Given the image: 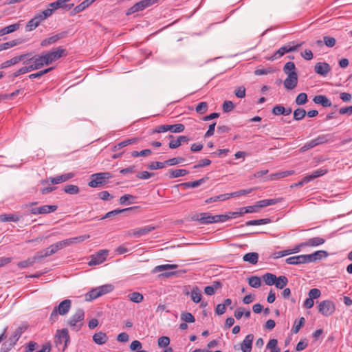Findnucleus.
Listing matches in <instances>:
<instances>
[{"label": "nucleus", "instance_id": "f257e3e1", "mask_svg": "<svg viewBox=\"0 0 352 352\" xmlns=\"http://www.w3.org/2000/svg\"><path fill=\"white\" fill-rule=\"evenodd\" d=\"M333 141V135L331 134H321L318 135L316 138H314L306 142L300 148V151L302 153L316 146L332 142Z\"/></svg>", "mask_w": 352, "mask_h": 352}, {"label": "nucleus", "instance_id": "f03ea898", "mask_svg": "<svg viewBox=\"0 0 352 352\" xmlns=\"http://www.w3.org/2000/svg\"><path fill=\"white\" fill-rule=\"evenodd\" d=\"M72 307V301L69 299H65L60 302L58 306H56L50 316V321L52 323L58 320V315L64 316L67 314Z\"/></svg>", "mask_w": 352, "mask_h": 352}, {"label": "nucleus", "instance_id": "7ed1b4c3", "mask_svg": "<svg viewBox=\"0 0 352 352\" xmlns=\"http://www.w3.org/2000/svg\"><path fill=\"white\" fill-rule=\"evenodd\" d=\"M112 177V175L109 172H102L92 174L90 177L91 180L88 186L91 188H97L107 184V180Z\"/></svg>", "mask_w": 352, "mask_h": 352}, {"label": "nucleus", "instance_id": "20e7f679", "mask_svg": "<svg viewBox=\"0 0 352 352\" xmlns=\"http://www.w3.org/2000/svg\"><path fill=\"white\" fill-rule=\"evenodd\" d=\"M30 56H27L24 60V65H29L32 71L39 69L44 65H47L43 54L34 56H32V54L30 53Z\"/></svg>", "mask_w": 352, "mask_h": 352}, {"label": "nucleus", "instance_id": "39448f33", "mask_svg": "<svg viewBox=\"0 0 352 352\" xmlns=\"http://www.w3.org/2000/svg\"><path fill=\"white\" fill-rule=\"evenodd\" d=\"M85 312L83 309H78L76 312L70 317L67 323L68 324L76 331L80 330L82 323L81 322L84 320Z\"/></svg>", "mask_w": 352, "mask_h": 352}, {"label": "nucleus", "instance_id": "423d86ee", "mask_svg": "<svg viewBox=\"0 0 352 352\" xmlns=\"http://www.w3.org/2000/svg\"><path fill=\"white\" fill-rule=\"evenodd\" d=\"M48 12L43 10L42 12L36 14L32 19H31L25 25V30L30 32L36 29L40 23L48 18Z\"/></svg>", "mask_w": 352, "mask_h": 352}, {"label": "nucleus", "instance_id": "0eeeda50", "mask_svg": "<svg viewBox=\"0 0 352 352\" xmlns=\"http://www.w3.org/2000/svg\"><path fill=\"white\" fill-rule=\"evenodd\" d=\"M69 342V336L68 330L67 329H63L61 330H57L55 336V343L56 346L60 349L62 346V351H65L67 348V343Z\"/></svg>", "mask_w": 352, "mask_h": 352}, {"label": "nucleus", "instance_id": "6e6552de", "mask_svg": "<svg viewBox=\"0 0 352 352\" xmlns=\"http://www.w3.org/2000/svg\"><path fill=\"white\" fill-rule=\"evenodd\" d=\"M65 52V49L63 48L62 47H58L52 51L44 53L43 54L46 60L45 62L47 65H50L53 62L58 60L62 56L66 55Z\"/></svg>", "mask_w": 352, "mask_h": 352}, {"label": "nucleus", "instance_id": "1a4fd4ad", "mask_svg": "<svg viewBox=\"0 0 352 352\" xmlns=\"http://www.w3.org/2000/svg\"><path fill=\"white\" fill-rule=\"evenodd\" d=\"M318 312L324 316H331L335 310L336 306L333 302L329 300L321 301L318 306Z\"/></svg>", "mask_w": 352, "mask_h": 352}, {"label": "nucleus", "instance_id": "9d476101", "mask_svg": "<svg viewBox=\"0 0 352 352\" xmlns=\"http://www.w3.org/2000/svg\"><path fill=\"white\" fill-rule=\"evenodd\" d=\"M158 0H142L129 8L126 12V15L144 10L145 8L155 4Z\"/></svg>", "mask_w": 352, "mask_h": 352}, {"label": "nucleus", "instance_id": "9b49d317", "mask_svg": "<svg viewBox=\"0 0 352 352\" xmlns=\"http://www.w3.org/2000/svg\"><path fill=\"white\" fill-rule=\"evenodd\" d=\"M301 43L297 44L296 45H292L291 43L287 44V45L283 46L279 48L269 59L271 60H274L282 57L284 54L288 52H294L298 47L301 46Z\"/></svg>", "mask_w": 352, "mask_h": 352}, {"label": "nucleus", "instance_id": "f8f14e48", "mask_svg": "<svg viewBox=\"0 0 352 352\" xmlns=\"http://www.w3.org/2000/svg\"><path fill=\"white\" fill-rule=\"evenodd\" d=\"M109 254V250H101L96 254L91 256V259L88 263L89 266L97 265L102 263Z\"/></svg>", "mask_w": 352, "mask_h": 352}, {"label": "nucleus", "instance_id": "ddd939ff", "mask_svg": "<svg viewBox=\"0 0 352 352\" xmlns=\"http://www.w3.org/2000/svg\"><path fill=\"white\" fill-rule=\"evenodd\" d=\"M70 0H57L54 2L50 3L48 5V8L44 10L45 12H48V16L52 15L54 10L59 8H67L70 9L74 4L67 5L66 3L69 1Z\"/></svg>", "mask_w": 352, "mask_h": 352}, {"label": "nucleus", "instance_id": "4468645a", "mask_svg": "<svg viewBox=\"0 0 352 352\" xmlns=\"http://www.w3.org/2000/svg\"><path fill=\"white\" fill-rule=\"evenodd\" d=\"M74 175L72 173L63 174L61 175H58L55 177H49L47 179L42 180L41 182V184L45 185L47 184H58L62 182H65L72 177H74Z\"/></svg>", "mask_w": 352, "mask_h": 352}, {"label": "nucleus", "instance_id": "2eb2a0df", "mask_svg": "<svg viewBox=\"0 0 352 352\" xmlns=\"http://www.w3.org/2000/svg\"><path fill=\"white\" fill-rule=\"evenodd\" d=\"M25 328L23 327H18L14 332L13 335L9 338L8 341L3 344L8 345V349L12 348L19 340Z\"/></svg>", "mask_w": 352, "mask_h": 352}, {"label": "nucleus", "instance_id": "dca6fc26", "mask_svg": "<svg viewBox=\"0 0 352 352\" xmlns=\"http://www.w3.org/2000/svg\"><path fill=\"white\" fill-rule=\"evenodd\" d=\"M298 83V75L296 72H289L287 78L284 80V86L287 89H293Z\"/></svg>", "mask_w": 352, "mask_h": 352}, {"label": "nucleus", "instance_id": "f3484780", "mask_svg": "<svg viewBox=\"0 0 352 352\" xmlns=\"http://www.w3.org/2000/svg\"><path fill=\"white\" fill-rule=\"evenodd\" d=\"M57 210V206L55 205H45L38 208H33L30 209V212L33 214H48L54 212Z\"/></svg>", "mask_w": 352, "mask_h": 352}, {"label": "nucleus", "instance_id": "a211bd4d", "mask_svg": "<svg viewBox=\"0 0 352 352\" xmlns=\"http://www.w3.org/2000/svg\"><path fill=\"white\" fill-rule=\"evenodd\" d=\"M30 54H21L20 56H14L10 60H8L3 62L1 66L0 69H5L12 65H16L21 61H23L24 64V60L27 58V56H30Z\"/></svg>", "mask_w": 352, "mask_h": 352}, {"label": "nucleus", "instance_id": "6ab92c4d", "mask_svg": "<svg viewBox=\"0 0 352 352\" xmlns=\"http://www.w3.org/2000/svg\"><path fill=\"white\" fill-rule=\"evenodd\" d=\"M285 262L289 265L309 263L307 254H301L289 257L285 260Z\"/></svg>", "mask_w": 352, "mask_h": 352}, {"label": "nucleus", "instance_id": "aec40b11", "mask_svg": "<svg viewBox=\"0 0 352 352\" xmlns=\"http://www.w3.org/2000/svg\"><path fill=\"white\" fill-rule=\"evenodd\" d=\"M331 67L330 65L325 62L317 63L314 67V72L320 76H326L327 74L330 72Z\"/></svg>", "mask_w": 352, "mask_h": 352}, {"label": "nucleus", "instance_id": "412c9836", "mask_svg": "<svg viewBox=\"0 0 352 352\" xmlns=\"http://www.w3.org/2000/svg\"><path fill=\"white\" fill-rule=\"evenodd\" d=\"M254 340V335L248 334L241 343V349L243 352H251L252 349V342Z\"/></svg>", "mask_w": 352, "mask_h": 352}, {"label": "nucleus", "instance_id": "4be33fe9", "mask_svg": "<svg viewBox=\"0 0 352 352\" xmlns=\"http://www.w3.org/2000/svg\"><path fill=\"white\" fill-rule=\"evenodd\" d=\"M198 221L201 224H211L214 223V215L209 212H202L197 214L195 219Z\"/></svg>", "mask_w": 352, "mask_h": 352}, {"label": "nucleus", "instance_id": "5701e85b", "mask_svg": "<svg viewBox=\"0 0 352 352\" xmlns=\"http://www.w3.org/2000/svg\"><path fill=\"white\" fill-rule=\"evenodd\" d=\"M65 35H66L65 32H63L58 33L57 34L53 35L43 40L41 43V45L42 47H46V46L50 45L56 43L58 40L64 38L65 36Z\"/></svg>", "mask_w": 352, "mask_h": 352}, {"label": "nucleus", "instance_id": "b1692460", "mask_svg": "<svg viewBox=\"0 0 352 352\" xmlns=\"http://www.w3.org/2000/svg\"><path fill=\"white\" fill-rule=\"evenodd\" d=\"M155 228L154 226H147L141 228L133 230L130 234L134 236L140 237L146 235L150 232L154 230Z\"/></svg>", "mask_w": 352, "mask_h": 352}, {"label": "nucleus", "instance_id": "393cba45", "mask_svg": "<svg viewBox=\"0 0 352 352\" xmlns=\"http://www.w3.org/2000/svg\"><path fill=\"white\" fill-rule=\"evenodd\" d=\"M307 256L309 263L327 257L328 256V252L324 250H318L313 254H307Z\"/></svg>", "mask_w": 352, "mask_h": 352}, {"label": "nucleus", "instance_id": "a878e982", "mask_svg": "<svg viewBox=\"0 0 352 352\" xmlns=\"http://www.w3.org/2000/svg\"><path fill=\"white\" fill-rule=\"evenodd\" d=\"M313 101L314 103L317 104H320L323 107H329L331 106V102L324 95H317L314 96V98H313Z\"/></svg>", "mask_w": 352, "mask_h": 352}, {"label": "nucleus", "instance_id": "bb28decb", "mask_svg": "<svg viewBox=\"0 0 352 352\" xmlns=\"http://www.w3.org/2000/svg\"><path fill=\"white\" fill-rule=\"evenodd\" d=\"M188 140L189 139L187 136L180 135L177 138V140H171L169 142L168 146L171 149H175L182 145L183 142H188Z\"/></svg>", "mask_w": 352, "mask_h": 352}, {"label": "nucleus", "instance_id": "cd10ccee", "mask_svg": "<svg viewBox=\"0 0 352 352\" xmlns=\"http://www.w3.org/2000/svg\"><path fill=\"white\" fill-rule=\"evenodd\" d=\"M20 28V23H14L10 25H8L0 30V36H4L8 34L12 33L16 30H18Z\"/></svg>", "mask_w": 352, "mask_h": 352}, {"label": "nucleus", "instance_id": "c85d7f7f", "mask_svg": "<svg viewBox=\"0 0 352 352\" xmlns=\"http://www.w3.org/2000/svg\"><path fill=\"white\" fill-rule=\"evenodd\" d=\"M93 340L97 344L101 345V344H105L107 342L108 337L104 333L100 331V332L96 333L93 336Z\"/></svg>", "mask_w": 352, "mask_h": 352}, {"label": "nucleus", "instance_id": "c756f323", "mask_svg": "<svg viewBox=\"0 0 352 352\" xmlns=\"http://www.w3.org/2000/svg\"><path fill=\"white\" fill-rule=\"evenodd\" d=\"M258 254L256 252H249L243 256V260L250 264L255 265L258 263Z\"/></svg>", "mask_w": 352, "mask_h": 352}, {"label": "nucleus", "instance_id": "7c9ffc66", "mask_svg": "<svg viewBox=\"0 0 352 352\" xmlns=\"http://www.w3.org/2000/svg\"><path fill=\"white\" fill-rule=\"evenodd\" d=\"M328 170L326 168H319L312 172L311 175L305 176V181H311L316 178L322 176L327 173Z\"/></svg>", "mask_w": 352, "mask_h": 352}, {"label": "nucleus", "instance_id": "2f4dec72", "mask_svg": "<svg viewBox=\"0 0 352 352\" xmlns=\"http://www.w3.org/2000/svg\"><path fill=\"white\" fill-rule=\"evenodd\" d=\"M188 171L186 169H175L170 170L166 175H168L169 178H177L186 175Z\"/></svg>", "mask_w": 352, "mask_h": 352}, {"label": "nucleus", "instance_id": "473e14b6", "mask_svg": "<svg viewBox=\"0 0 352 352\" xmlns=\"http://www.w3.org/2000/svg\"><path fill=\"white\" fill-rule=\"evenodd\" d=\"M325 240L321 237H314L305 241L307 247H315L324 243Z\"/></svg>", "mask_w": 352, "mask_h": 352}, {"label": "nucleus", "instance_id": "72a5a7b5", "mask_svg": "<svg viewBox=\"0 0 352 352\" xmlns=\"http://www.w3.org/2000/svg\"><path fill=\"white\" fill-rule=\"evenodd\" d=\"M21 219V217L16 214H0V221L1 222H8V221H13L17 222Z\"/></svg>", "mask_w": 352, "mask_h": 352}, {"label": "nucleus", "instance_id": "f704fd0d", "mask_svg": "<svg viewBox=\"0 0 352 352\" xmlns=\"http://www.w3.org/2000/svg\"><path fill=\"white\" fill-rule=\"evenodd\" d=\"M21 43H22L21 39L12 40V41H10L8 42L2 43L0 45V52L2 50H6L10 49V48L14 47Z\"/></svg>", "mask_w": 352, "mask_h": 352}, {"label": "nucleus", "instance_id": "c9c22d12", "mask_svg": "<svg viewBox=\"0 0 352 352\" xmlns=\"http://www.w3.org/2000/svg\"><path fill=\"white\" fill-rule=\"evenodd\" d=\"M93 3L91 0H84L81 3L76 6L74 8L73 12L74 14L79 13L84 10H85L87 8H88L90 5Z\"/></svg>", "mask_w": 352, "mask_h": 352}, {"label": "nucleus", "instance_id": "e433bc0d", "mask_svg": "<svg viewBox=\"0 0 352 352\" xmlns=\"http://www.w3.org/2000/svg\"><path fill=\"white\" fill-rule=\"evenodd\" d=\"M127 298L129 300L135 303H140L144 300L143 295L137 292L128 294Z\"/></svg>", "mask_w": 352, "mask_h": 352}, {"label": "nucleus", "instance_id": "4c0bfd02", "mask_svg": "<svg viewBox=\"0 0 352 352\" xmlns=\"http://www.w3.org/2000/svg\"><path fill=\"white\" fill-rule=\"evenodd\" d=\"M134 208H133V207H131V208H124V209H116V210H112V211H110V212H108L107 213H106L105 215L101 218V219L111 218V217H113L118 214L122 213V212L128 211V210H131Z\"/></svg>", "mask_w": 352, "mask_h": 352}, {"label": "nucleus", "instance_id": "58836bf2", "mask_svg": "<svg viewBox=\"0 0 352 352\" xmlns=\"http://www.w3.org/2000/svg\"><path fill=\"white\" fill-rule=\"evenodd\" d=\"M192 300L195 303H199L201 300V294L200 289L197 287H195L190 293Z\"/></svg>", "mask_w": 352, "mask_h": 352}, {"label": "nucleus", "instance_id": "ea45409f", "mask_svg": "<svg viewBox=\"0 0 352 352\" xmlns=\"http://www.w3.org/2000/svg\"><path fill=\"white\" fill-rule=\"evenodd\" d=\"M288 283V279L285 276H280L279 277H276V280H275L274 285L278 289H283L287 284Z\"/></svg>", "mask_w": 352, "mask_h": 352}, {"label": "nucleus", "instance_id": "a19ab883", "mask_svg": "<svg viewBox=\"0 0 352 352\" xmlns=\"http://www.w3.org/2000/svg\"><path fill=\"white\" fill-rule=\"evenodd\" d=\"M136 142H137V140L134 139V138L125 140L118 143V144L115 145L113 146V151H116L120 150L122 148L125 147L129 144L135 143Z\"/></svg>", "mask_w": 352, "mask_h": 352}, {"label": "nucleus", "instance_id": "79ce46f5", "mask_svg": "<svg viewBox=\"0 0 352 352\" xmlns=\"http://www.w3.org/2000/svg\"><path fill=\"white\" fill-rule=\"evenodd\" d=\"M38 258H36V254L30 258H28L25 261H21L18 263V266L21 268H25L29 266L33 265L34 263H36L38 261Z\"/></svg>", "mask_w": 352, "mask_h": 352}, {"label": "nucleus", "instance_id": "37998d69", "mask_svg": "<svg viewBox=\"0 0 352 352\" xmlns=\"http://www.w3.org/2000/svg\"><path fill=\"white\" fill-rule=\"evenodd\" d=\"M263 279L266 285H273L276 280V276L273 274L266 273L263 276Z\"/></svg>", "mask_w": 352, "mask_h": 352}, {"label": "nucleus", "instance_id": "c03bdc74", "mask_svg": "<svg viewBox=\"0 0 352 352\" xmlns=\"http://www.w3.org/2000/svg\"><path fill=\"white\" fill-rule=\"evenodd\" d=\"M100 297L98 287L92 289L90 292L85 294V300L90 301Z\"/></svg>", "mask_w": 352, "mask_h": 352}, {"label": "nucleus", "instance_id": "a18cd8bd", "mask_svg": "<svg viewBox=\"0 0 352 352\" xmlns=\"http://www.w3.org/2000/svg\"><path fill=\"white\" fill-rule=\"evenodd\" d=\"M113 288L114 287L111 284L103 285L102 286L98 287L100 296L111 292L113 291Z\"/></svg>", "mask_w": 352, "mask_h": 352}, {"label": "nucleus", "instance_id": "49530a36", "mask_svg": "<svg viewBox=\"0 0 352 352\" xmlns=\"http://www.w3.org/2000/svg\"><path fill=\"white\" fill-rule=\"evenodd\" d=\"M220 287L221 283L219 282H214L213 285L206 286L204 288V292L209 296L213 295L215 292V290Z\"/></svg>", "mask_w": 352, "mask_h": 352}, {"label": "nucleus", "instance_id": "de8ad7c7", "mask_svg": "<svg viewBox=\"0 0 352 352\" xmlns=\"http://www.w3.org/2000/svg\"><path fill=\"white\" fill-rule=\"evenodd\" d=\"M270 219L268 218L266 219H256V220H250L245 223V225L248 226H258V225H263L267 224L270 222Z\"/></svg>", "mask_w": 352, "mask_h": 352}, {"label": "nucleus", "instance_id": "09e8293b", "mask_svg": "<svg viewBox=\"0 0 352 352\" xmlns=\"http://www.w3.org/2000/svg\"><path fill=\"white\" fill-rule=\"evenodd\" d=\"M177 267V265H174V264L161 265L156 266L153 270V272H160L162 271L173 270V269H175Z\"/></svg>", "mask_w": 352, "mask_h": 352}, {"label": "nucleus", "instance_id": "8fccbe9b", "mask_svg": "<svg viewBox=\"0 0 352 352\" xmlns=\"http://www.w3.org/2000/svg\"><path fill=\"white\" fill-rule=\"evenodd\" d=\"M306 111L302 108H298L294 111V119L296 121L302 120L306 116Z\"/></svg>", "mask_w": 352, "mask_h": 352}, {"label": "nucleus", "instance_id": "3c124183", "mask_svg": "<svg viewBox=\"0 0 352 352\" xmlns=\"http://www.w3.org/2000/svg\"><path fill=\"white\" fill-rule=\"evenodd\" d=\"M79 188L76 185L69 184L64 188L65 192L69 195H76L79 192Z\"/></svg>", "mask_w": 352, "mask_h": 352}, {"label": "nucleus", "instance_id": "603ef678", "mask_svg": "<svg viewBox=\"0 0 352 352\" xmlns=\"http://www.w3.org/2000/svg\"><path fill=\"white\" fill-rule=\"evenodd\" d=\"M248 284L254 288H258L261 285V278L258 276H254L248 278Z\"/></svg>", "mask_w": 352, "mask_h": 352}, {"label": "nucleus", "instance_id": "864d4df0", "mask_svg": "<svg viewBox=\"0 0 352 352\" xmlns=\"http://www.w3.org/2000/svg\"><path fill=\"white\" fill-rule=\"evenodd\" d=\"M135 197L133 195H124L120 198V204H126V203L128 204H131L134 203Z\"/></svg>", "mask_w": 352, "mask_h": 352}, {"label": "nucleus", "instance_id": "5fc2aeb1", "mask_svg": "<svg viewBox=\"0 0 352 352\" xmlns=\"http://www.w3.org/2000/svg\"><path fill=\"white\" fill-rule=\"evenodd\" d=\"M207 179L208 177H204L194 182L184 183V185L188 188H196L202 184L203 183H204Z\"/></svg>", "mask_w": 352, "mask_h": 352}, {"label": "nucleus", "instance_id": "6e6d98bb", "mask_svg": "<svg viewBox=\"0 0 352 352\" xmlns=\"http://www.w3.org/2000/svg\"><path fill=\"white\" fill-rule=\"evenodd\" d=\"M305 322V320L303 317H301L298 321L295 320L292 329V331L294 333H297L302 327V326L304 324Z\"/></svg>", "mask_w": 352, "mask_h": 352}, {"label": "nucleus", "instance_id": "4d7b16f0", "mask_svg": "<svg viewBox=\"0 0 352 352\" xmlns=\"http://www.w3.org/2000/svg\"><path fill=\"white\" fill-rule=\"evenodd\" d=\"M277 343L276 339H271L267 344L266 348L270 349L271 352H280V349L276 346Z\"/></svg>", "mask_w": 352, "mask_h": 352}, {"label": "nucleus", "instance_id": "13d9d810", "mask_svg": "<svg viewBox=\"0 0 352 352\" xmlns=\"http://www.w3.org/2000/svg\"><path fill=\"white\" fill-rule=\"evenodd\" d=\"M185 160L184 158L181 157L170 158L165 161L166 166H174L176 164H181Z\"/></svg>", "mask_w": 352, "mask_h": 352}, {"label": "nucleus", "instance_id": "bf43d9fd", "mask_svg": "<svg viewBox=\"0 0 352 352\" xmlns=\"http://www.w3.org/2000/svg\"><path fill=\"white\" fill-rule=\"evenodd\" d=\"M52 69H53V67L47 68V69H45L44 70L39 71V72H38L36 73L30 74L28 76V78L30 79H34V78H40V77L43 76L44 74H47L48 72H50Z\"/></svg>", "mask_w": 352, "mask_h": 352}, {"label": "nucleus", "instance_id": "052dcab7", "mask_svg": "<svg viewBox=\"0 0 352 352\" xmlns=\"http://www.w3.org/2000/svg\"><path fill=\"white\" fill-rule=\"evenodd\" d=\"M296 104L302 105L307 102V95L305 93L299 94L295 100Z\"/></svg>", "mask_w": 352, "mask_h": 352}, {"label": "nucleus", "instance_id": "680f3d73", "mask_svg": "<svg viewBox=\"0 0 352 352\" xmlns=\"http://www.w3.org/2000/svg\"><path fill=\"white\" fill-rule=\"evenodd\" d=\"M166 166L165 162H153L150 164L148 165V168L150 170H157L162 169Z\"/></svg>", "mask_w": 352, "mask_h": 352}, {"label": "nucleus", "instance_id": "e2e57ef3", "mask_svg": "<svg viewBox=\"0 0 352 352\" xmlns=\"http://www.w3.org/2000/svg\"><path fill=\"white\" fill-rule=\"evenodd\" d=\"M196 111L199 114L205 113L208 110V104L206 102H199L196 107Z\"/></svg>", "mask_w": 352, "mask_h": 352}, {"label": "nucleus", "instance_id": "0e129e2a", "mask_svg": "<svg viewBox=\"0 0 352 352\" xmlns=\"http://www.w3.org/2000/svg\"><path fill=\"white\" fill-rule=\"evenodd\" d=\"M185 129V126L183 124H175L173 125H170V129L173 133H181L183 132Z\"/></svg>", "mask_w": 352, "mask_h": 352}, {"label": "nucleus", "instance_id": "69168bd1", "mask_svg": "<svg viewBox=\"0 0 352 352\" xmlns=\"http://www.w3.org/2000/svg\"><path fill=\"white\" fill-rule=\"evenodd\" d=\"M52 255V253H50L49 248H47L46 249L39 251L36 253V258H38V260H41L42 258H44L45 257H47L49 256Z\"/></svg>", "mask_w": 352, "mask_h": 352}, {"label": "nucleus", "instance_id": "338daca9", "mask_svg": "<svg viewBox=\"0 0 352 352\" xmlns=\"http://www.w3.org/2000/svg\"><path fill=\"white\" fill-rule=\"evenodd\" d=\"M295 64L293 62H287L283 67V72L289 75V72H295Z\"/></svg>", "mask_w": 352, "mask_h": 352}, {"label": "nucleus", "instance_id": "774afa93", "mask_svg": "<svg viewBox=\"0 0 352 352\" xmlns=\"http://www.w3.org/2000/svg\"><path fill=\"white\" fill-rule=\"evenodd\" d=\"M234 108V105L232 101L226 100L223 104V111L224 112H230Z\"/></svg>", "mask_w": 352, "mask_h": 352}]
</instances>
